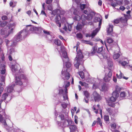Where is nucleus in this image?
<instances>
[{"instance_id":"64","label":"nucleus","mask_w":132,"mask_h":132,"mask_svg":"<svg viewBox=\"0 0 132 132\" xmlns=\"http://www.w3.org/2000/svg\"><path fill=\"white\" fill-rule=\"evenodd\" d=\"M63 97L64 100H66L68 99V95L64 94L63 96Z\"/></svg>"},{"instance_id":"30","label":"nucleus","mask_w":132,"mask_h":132,"mask_svg":"<svg viewBox=\"0 0 132 132\" xmlns=\"http://www.w3.org/2000/svg\"><path fill=\"white\" fill-rule=\"evenodd\" d=\"M119 93L116 91H114L112 94V96L117 99L119 96Z\"/></svg>"},{"instance_id":"61","label":"nucleus","mask_w":132,"mask_h":132,"mask_svg":"<svg viewBox=\"0 0 132 132\" xmlns=\"http://www.w3.org/2000/svg\"><path fill=\"white\" fill-rule=\"evenodd\" d=\"M5 33V31L4 30V29H2L1 30V35H4Z\"/></svg>"},{"instance_id":"33","label":"nucleus","mask_w":132,"mask_h":132,"mask_svg":"<svg viewBox=\"0 0 132 132\" xmlns=\"http://www.w3.org/2000/svg\"><path fill=\"white\" fill-rule=\"evenodd\" d=\"M54 43L58 46H60L61 45V41L59 39H55Z\"/></svg>"},{"instance_id":"25","label":"nucleus","mask_w":132,"mask_h":132,"mask_svg":"<svg viewBox=\"0 0 132 132\" xmlns=\"http://www.w3.org/2000/svg\"><path fill=\"white\" fill-rule=\"evenodd\" d=\"M69 128L70 129L71 132L74 131L77 128L76 126L74 125H71L70 126Z\"/></svg>"},{"instance_id":"57","label":"nucleus","mask_w":132,"mask_h":132,"mask_svg":"<svg viewBox=\"0 0 132 132\" xmlns=\"http://www.w3.org/2000/svg\"><path fill=\"white\" fill-rule=\"evenodd\" d=\"M108 104L109 106L112 107H114L115 106V104L113 103H111L110 102H109L108 103Z\"/></svg>"},{"instance_id":"8","label":"nucleus","mask_w":132,"mask_h":132,"mask_svg":"<svg viewBox=\"0 0 132 132\" xmlns=\"http://www.w3.org/2000/svg\"><path fill=\"white\" fill-rule=\"evenodd\" d=\"M37 29V27H31V25H28L26 26V30L28 31L29 33H32L34 30H36Z\"/></svg>"},{"instance_id":"38","label":"nucleus","mask_w":132,"mask_h":132,"mask_svg":"<svg viewBox=\"0 0 132 132\" xmlns=\"http://www.w3.org/2000/svg\"><path fill=\"white\" fill-rule=\"evenodd\" d=\"M79 74L82 79L85 78L84 73L83 71H81L79 72Z\"/></svg>"},{"instance_id":"5","label":"nucleus","mask_w":132,"mask_h":132,"mask_svg":"<svg viewBox=\"0 0 132 132\" xmlns=\"http://www.w3.org/2000/svg\"><path fill=\"white\" fill-rule=\"evenodd\" d=\"M6 62L5 61V63L0 62V71L2 74L4 75L5 73L6 72V70L5 69Z\"/></svg>"},{"instance_id":"20","label":"nucleus","mask_w":132,"mask_h":132,"mask_svg":"<svg viewBox=\"0 0 132 132\" xmlns=\"http://www.w3.org/2000/svg\"><path fill=\"white\" fill-rule=\"evenodd\" d=\"M79 59H76V60L77 61V63L75 64V66L76 68L78 69L79 66L80 65V63L82 62L80 60H79Z\"/></svg>"},{"instance_id":"48","label":"nucleus","mask_w":132,"mask_h":132,"mask_svg":"<svg viewBox=\"0 0 132 132\" xmlns=\"http://www.w3.org/2000/svg\"><path fill=\"white\" fill-rule=\"evenodd\" d=\"M114 23L116 24H118L120 22V20L119 19H115L114 20Z\"/></svg>"},{"instance_id":"2","label":"nucleus","mask_w":132,"mask_h":132,"mask_svg":"<svg viewBox=\"0 0 132 132\" xmlns=\"http://www.w3.org/2000/svg\"><path fill=\"white\" fill-rule=\"evenodd\" d=\"M8 117V116L6 114L4 110H2L0 113V121L2 123H3L4 125H6L7 123L5 119Z\"/></svg>"},{"instance_id":"19","label":"nucleus","mask_w":132,"mask_h":132,"mask_svg":"<svg viewBox=\"0 0 132 132\" xmlns=\"http://www.w3.org/2000/svg\"><path fill=\"white\" fill-rule=\"evenodd\" d=\"M21 37H23V38L27 36V33L25 30H23L21 31L19 33Z\"/></svg>"},{"instance_id":"31","label":"nucleus","mask_w":132,"mask_h":132,"mask_svg":"<svg viewBox=\"0 0 132 132\" xmlns=\"http://www.w3.org/2000/svg\"><path fill=\"white\" fill-rule=\"evenodd\" d=\"M62 55L64 58L67 59L68 61H69V58L68 57L67 53L66 52H63L62 54Z\"/></svg>"},{"instance_id":"17","label":"nucleus","mask_w":132,"mask_h":132,"mask_svg":"<svg viewBox=\"0 0 132 132\" xmlns=\"http://www.w3.org/2000/svg\"><path fill=\"white\" fill-rule=\"evenodd\" d=\"M99 30L97 28H96L95 30L93 31L91 34V36L92 38H93L96 35Z\"/></svg>"},{"instance_id":"44","label":"nucleus","mask_w":132,"mask_h":132,"mask_svg":"<svg viewBox=\"0 0 132 132\" xmlns=\"http://www.w3.org/2000/svg\"><path fill=\"white\" fill-rule=\"evenodd\" d=\"M65 62H66V66L67 68H69L71 67V64L69 61H68L67 60V61Z\"/></svg>"},{"instance_id":"22","label":"nucleus","mask_w":132,"mask_h":132,"mask_svg":"<svg viewBox=\"0 0 132 132\" xmlns=\"http://www.w3.org/2000/svg\"><path fill=\"white\" fill-rule=\"evenodd\" d=\"M15 38L16 42L20 41L22 39V37L19 33L15 36Z\"/></svg>"},{"instance_id":"59","label":"nucleus","mask_w":132,"mask_h":132,"mask_svg":"<svg viewBox=\"0 0 132 132\" xmlns=\"http://www.w3.org/2000/svg\"><path fill=\"white\" fill-rule=\"evenodd\" d=\"M70 85V82L69 81L65 85V88H67Z\"/></svg>"},{"instance_id":"35","label":"nucleus","mask_w":132,"mask_h":132,"mask_svg":"<svg viewBox=\"0 0 132 132\" xmlns=\"http://www.w3.org/2000/svg\"><path fill=\"white\" fill-rule=\"evenodd\" d=\"M104 121L106 122H108L109 121V117L108 115H104Z\"/></svg>"},{"instance_id":"34","label":"nucleus","mask_w":132,"mask_h":132,"mask_svg":"<svg viewBox=\"0 0 132 132\" xmlns=\"http://www.w3.org/2000/svg\"><path fill=\"white\" fill-rule=\"evenodd\" d=\"M120 56V54L118 53H116L113 55V58L115 60L118 59Z\"/></svg>"},{"instance_id":"43","label":"nucleus","mask_w":132,"mask_h":132,"mask_svg":"<svg viewBox=\"0 0 132 132\" xmlns=\"http://www.w3.org/2000/svg\"><path fill=\"white\" fill-rule=\"evenodd\" d=\"M108 66L109 67H112L113 65V62L111 61H108Z\"/></svg>"},{"instance_id":"50","label":"nucleus","mask_w":132,"mask_h":132,"mask_svg":"<svg viewBox=\"0 0 132 132\" xmlns=\"http://www.w3.org/2000/svg\"><path fill=\"white\" fill-rule=\"evenodd\" d=\"M101 19L100 18L97 17H95L94 19V21L95 22H97Z\"/></svg>"},{"instance_id":"32","label":"nucleus","mask_w":132,"mask_h":132,"mask_svg":"<svg viewBox=\"0 0 132 132\" xmlns=\"http://www.w3.org/2000/svg\"><path fill=\"white\" fill-rule=\"evenodd\" d=\"M96 121L97 125H99L101 127L102 126L101 120L100 118L98 117L97 118V121Z\"/></svg>"},{"instance_id":"27","label":"nucleus","mask_w":132,"mask_h":132,"mask_svg":"<svg viewBox=\"0 0 132 132\" xmlns=\"http://www.w3.org/2000/svg\"><path fill=\"white\" fill-rule=\"evenodd\" d=\"M127 93L126 92L123 91L121 92L120 93V96L121 97H125L127 96Z\"/></svg>"},{"instance_id":"18","label":"nucleus","mask_w":132,"mask_h":132,"mask_svg":"<svg viewBox=\"0 0 132 132\" xmlns=\"http://www.w3.org/2000/svg\"><path fill=\"white\" fill-rule=\"evenodd\" d=\"M119 19L120 22L121 23H125L127 22V19L125 17H121Z\"/></svg>"},{"instance_id":"14","label":"nucleus","mask_w":132,"mask_h":132,"mask_svg":"<svg viewBox=\"0 0 132 132\" xmlns=\"http://www.w3.org/2000/svg\"><path fill=\"white\" fill-rule=\"evenodd\" d=\"M84 95L87 98L86 99L85 98L84 99V100H85V102L86 103H88V98L89 97V94L87 91H85L84 92Z\"/></svg>"},{"instance_id":"55","label":"nucleus","mask_w":132,"mask_h":132,"mask_svg":"<svg viewBox=\"0 0 132 132\" xmlns=\"http://www.w3.org/2000/svg\"><path fill=\"white\" fill-rule=\"evenodd\" d=\"M116 124L115 123H113L111 125V127L112 129H115L116 128Z\"/></svg>"},{"instance_id":"53","label":"nucleus","mask_w":132,"mask_h":132,"mask_svg":"<svg viewBox=\"0 0 132 132\" xmlns=\"http://www.w3.org/2000/svg\"><path fill=\"white\" fill-rule=\"evenodd\" d=\"M116 2L117 4V5H120L122 4V1H116Z\"/></svg>"},{"instance_id":"39","label":"nucleus","mask_w":132,"mask_h":132,"mask_svg":"<svg viewBox=\"0 0 132 132\" xmlns=\"http://www.w3.org/2000/svg\"><path fill=\"white\" fill-rule=\"evenodd\" d=\"M59 10L58 9H56L52 11L51 14L54 15H55L58 12Z\"/></svg>"},{"instance_id":"9","label":"nucleus","mask_w":132,"mask_h":132,"mask_svg":"<svg viewBox=\"0 0 132 132\" xmlns=\"http://www.w3.org/2000/svg\"><path fill=\"white\" fill-rule=\"evenodd\" d=\"M77 53L78 57L77 56L76 58V59H79V60L81 61L82 62V63H83L84 61L82 59L83 57V56L81 51L80 50H78L77 51Z\"/></svg>"},{"instance_id":"1","label":"nucleus","mask_w":132,"mask_h":132,"mask_svg":"<svg viewBox=\"0 0 132 132\" xmlns=\"http://www.w3.org/2000/svg\"><path fill=\"white\" fill-rule=\"evenodd\" d=\"M15 83L16 85L20 86L23 85V83L22 81V79L26 80L27 77L25 75L23 74H20L18 76H16L15 77Z\"/></svg>"},{"instance_id":"45","label":"nucleus","mask_w":132,"mask_h":132,"mask_svg":"<svg viewBox=\"0 0 132 132\" xmlns=\"http://www.w3.org/2000/svg\"><path fill=\"white\" fill-rule=\"evenodd\" d=\"M120 74L119 75H118V74H117L116 76L119 79H121L122 77H123L122 76V73L121 72V71H120Z\"/></svg>"},{"instance_id":"58","label":"nucleus","mask_w":132,"mask_h":132,"mask_svg":"<svg viewBox=\"0 0 132 132\" xmlns=\"http://www.w3.org/2000/svg\"><path fill=\"white\" fill-rule=\"evenodd\" d=\"M111 5L113 7H115L117 5L116 2L115 3L114 2H112L111 3Z\"/></svg>"},{"instance_id":"52","label":"nucleus","mask_w":132,"mask_h":132,"mask_svg":"<svg viewBox=\"0 0 132 132\" xmlns=\"http://www.w3.org/2000/svg\"><path fill=\"white\" fill-rule=\"evenodd\" d=\"M6 24V22H3L1 23L0 26L1 27H4L5 26Z\"/></svg>"},{"instance_id":"11","label":"nucleus","mask_w":132,"mask_h":132,"mask_svg":"<svg viewBox=\"0 0 132 132\" xmlns=\"http://www.w3.org/2000/svg\"><path fill=\"white\" fill-rule=\"evenodd\" d=\"M63 76H64L65 75L64 77V80L65 79L68 80L70 77V75L68 72L67 71H63V70L61 72Z\"/></svg>"},{"instance_id":"51","label":"nucleus","mask_w":132,"mask_h":132,"mask_svg":"<svg viewBox=\"0 0 132 132\" xmlns=\"http://www.w3.org/2000/svg\"><path fill=\"white\" fill-rule=\"evenodd\" d=\"M5 81V77L3 76H2L1 77V81L4 83V84H5L4 81Z\"/></svg>"},{"instance_id":"42","label":"nucleus","mask_w":132,"mask_h":132,"mask_svg":"<svg viewBox=\"0 0 132 132\" xmlns=\"http://www.w3.org/2000/svg\"><path fill=\"white\" fill-rule=\"evenodd\" d=\"M76 36L77 38L80 39H81L83 38L82 35L80 33L77 34L76 35Z\"/></svg>"},{"instance_id":"10","label":"nucleus","mask_w":132,"mask_h":132,"mask_svg":"<svg viewBox=\"0 0 132 132\" xmlns=\"http://www.w3.org/2000/svg\"><path fill=\"white\" fill-rule=\"evenodd\" d=\"M21 69L19 65L17 64L12 65V71L16 72Z\"/></svg>"},{"instance_id":"23","label":"nucleus","mask_w":132,"mask_h":132,"mask_svg":"<svg viewBox=\"0 0 132 132\" xmlns=\"http://www.w3.org/2000/svg\"><path fill=\"white\" fill-rule=\"evenodd\" d=\"M82 42L86 44H88L91 46H93V43L89 40H82Z\"/></svg>"},{"instance_id":"7","label":"nucleus","mask_w":132,"mask_h":132,"mask_svg":"<svg viewBox=\"0 0 132 132\" xmlns=\"http://www.w3.org/2000/svg\"><path fill=\"white\" fill-rule=\"evenodd\" d=\"M0 62L4 63H5L4 54L3 50H1V46H0Z\"/></svg>"},{"instance_id":"49","label":"nucleus","mask_w":132,"mask_h":132,"mask_svg":"<svg viewBox=\"0 0 132 132\" xmlns=\"http://www.w3.org/2000/svg\"><path fill=\"white\" fill-rule=\"evenodd\" d=\"M47 9L50 11H52L53 10V7L52 5H50L47 6Z\"/></svg>"},{"instance_id":"6","label":"nucleus","mask_w":132,"mask_h":132,"mask_svg":"<svg viewBox=\"0 0 132 132\" xmlns=\"http://www.w3.org/2000/svg\"><path fill=\"white\" fill-rule=\"evenodd\" d=\"M93 95L95 102H98L101 100V96L95 91L93 93Z\"/></svg>"},{"instance_id":"40","label":"nucleus","mask_w":132,"mask_h":132,"mask_svg":"<svg viewBox=\"0 0 132 132\" xmlns=\"http://www.w3.org/2000/svg\"><path fill=\"white\" fill-rule=\"evenodd\" d=\"M113 40L110 38H108L107 39V42L108 43L110 44L112 43L113 42Z\"/></svg>"},{"instance_id":"47","label":"nucleus","mask_w":132,"mask_h":132,"mask_svg":"<svg viewBox=\"0 0 132 132\" xmlns=\"http://www.w3.org/2000/svg\"><path fill=\"white\" fill-rule=\"evenodd\" d=\"M86 5V4H80V8L81 10H83L85 8Z\"/></svg>"},{"instance_id":"29","label":"nucleus","mask_w":132,"mask_h":132,"mask_svg":"<svg viewBox=\"0 0 132 132\" xmlns=\"http://www.w3.org/2000/svg\"><path fill=\"white\" fill-rule=\"evenodd\" d=\"M82 28V25L80 23H78L76 27V29L77 30H79L81 29Z\"/></svg>"},{"instance_id":"28","label":"nucleus","mask_w":132,"mask_h":132,"mask_svg":"<svg viewBox=\"0 0 132 132\" xmlns=\"http://www.w3.org/2000/svg\"><path fill=\"white\" fill-rule=\"evenodd\" d=\"M108 89V87L105 84H103L102 85V91H106Z\"/></svg>"},{"instance_id":"60","label":"nucleus","mask_w":132,"mask_h":132,"mask_svg":"<svg viewBox=\"0 0 132 132\" xmlns=\"http://www.w3.org/2000/svg\"><path fill=\"white\" fill-rule=\"evenodd\" d=\"M61 106H62V107L64 109H65V108H66L67 106L66 104L65 103L62 104H61Z\"/></svg>"},{"instance_id":"21","label":"nucleus","mask_w":132,"mask_h":132,"mask_svg":"<svg viewBox=\"0 0 132 132\" xmlns=\"http://www.w3.org/2000/svg\"><path fill=\"white\" fill-rule=\"evenodd\" d=\"M73 14L76 15L73 17V19L74 20L79 21L81 19V17L80 16H79L78 15H77L75 13V11L73 12Z\"/></svg>"},{"instance_id":"3","label":"nucleus","mask_w":132,"mask_h":132,"mask_svg":"<svg viewBox=\"0 0 132 132\" xmlns=\"http://www.w3.org/2000/svg\"><path fill=\"white\" fill-rule=\"evenodd\" d=\"M103 50L102 46L98 48L97 46H95L92 47L90 54L92 55H96L97 53L101 54Z\"/></svg>"},{"instance_id":"36","label":"nucleus","mask_w":132,"mask_h":132,"mask_svg":"<svg viewBox=\"0 0 132 132\" xmlns=\"http://www.w3.org/2000/svg\"><path fill=\"white\" fill-rule=\"evenodd\" d=\"M119 63L123 66H125L128 64L127 62L125 61H119Z\"/></svg>"},{"instance_id":"37","label":"nucleus","mask_w":132,"mask_h":132,"mask_svg":"<svg viewBox=\"0 0 132 132\" xmlns=\"http://www.w3.org/2000/svg\"><path fill=\"white\" fill-rule=\"evenodd\" d=\"M8 96V95L7 93H5L2 95V98L4 100H5L6 98Z\"/></svg>"},{"instance_id":"24","label":"nucleus","mask_w":132,"mask_h":132,"mask_svg":"<svg viewBox=\"0 0 132 132\" xmlns=\"http://www.w3.org/2000/svg\"><path fill=\"white\" fill-rule=\"evenodd\" d=\"M113 25H109V28L107 30V32L109 34H111L113 31Z\"/></svg>"},{"instance_id":"41","label":"nucleus","mask_w":132,"mask_h":132,"mask_svg":"<svg viewBox=\"0 0 132 132\" xmlns=\"http://www.w3.org/2000/svg\"><path fill=\"white\" fill-rule=\"evenodd\" d=\"M115 88L116 90L115 91L118 93L120 92L121 89V88L118 86H116Z\"/></svg>"},{"instance_id":"12","label":"nucleus","mask_w":132,"mask_h":132,"mask_svg":"<svg viewBox=\"0 0 132 132\" xmlns=\"http://www.w3.org/2000/svg\"><path fill=\"white\" fill-rule=\"evenodd\" d=\"M72 26L71 24L68 23L67 24V26L65 25H64L63 29L66 31H67L68 30L69 31H70L72 30Z\"/></svg>"},{"instance_id":"16","label":"nucleus","mask_w":132,"mask_h":132,"mask_svg":"<svg viewBox=\"0 0 132 132\" xmlns=\"http://www.w3.org/2000/svg\"><path fill=\"white\" fill-rule=\"evenodd\" d=\"M106 111L109 113L110 115L114 116V115L115 113L113 111V110L111 108H107L106 109Z\"/></svg>"},{"instance_id":"26","label":"nucleus","mask_w":132,"mask_h":132,"mask_svg":"<svg viewBox=\"0 0 132 132\" xmlns=\"http://www.w3.org/2000/svg\"><path fill=\"white\" fill-rule=\"evenodd\" d=\"M81 18L82 21H85L86 20H88V16H86L85 14H83L82 15Z\"/></svg>"},{"instance_id":"4","label":"nucleus","mask_w":132,"mask_h":132,"mask_svg":"<svg viewBox=\"0 0 132 132\" xmlns=\"http://www.w3.org/2000/svg\"><path fill=\"white\" fill-rule=\"evenodd\" d=\"M112 76V73L111 70H110L108 75L105 74V76L103 78L105 82H108L111 79Z\"/></svg>"},{"instance_id":"56","label":"nucleus","mask_w":132,"mask_h":132,"mask_svg":"<svg viewBox=\"0 0 132 132\" xmlns=\"http://www.w3.org/2000/svg\"><path fill=\"white\" fill-rule=\"evenodd\" d=\"M52 2V0H47L46 1V4H51Z\"/></svg>"},{"instance_id":"13","label":"nucleus","mask_w":132,"mask_h":132,"mask_svg":"<svg viewBox=\"0 0 132 132\" xmlns=\"http://www.w3.org/2000/svg\"><path fill=\"white\" fill-rule=\"evenodd\" d=\"M95 15V13L92 10L87 15L88 17V20H92L94 16Z\"/></svg>"},{"instance_id":"46","label":"nucleus","mask_w":132,"mask_h":132,"mask_svg":"<svg viewBox=\"0 0 132 132\" xmlns=\"http://www.w3.org/2000/svg\"><path fill=\"white\" fill-rule=\"evenodd\" d=\"M116 98L112 96L110 98L109 100L112 102H114L116 101Z\"/></svg>"},{"instance_id":"63","label":"nucleus","mask_w":132,"mask_h":132,"mask_svg":"<svg viewBox=\"0 0 132 132\" xmlns=\"http://www.w3.org/2000/svg\"><path fill=\"white\" fill-rule=\"evenodd\" d=\"M64 92V90L62 89H59V94H62Z\"/></svg>"},{"instance_id":"62","label":"nucleus","mask_w":132,"mask_h":132,"mask_svg":"<svg viewBox=\"0 0 132 132\" xmlns=\"http://www.w3.org/2000/svg\"><path fill=\"white\" fill-rule=\"evenodd\" d=\"M2 19L3 20H6L7 19V17L6 16H3L2 17Z\"/></svg>"},{"instance_id":"15","label":"nucleus","mask_w":132,"mask_h":132,"mask_svg":"<svg viewBox=\"0 0 132 132\" xmlns=\"http://www.w3.org/2000/svg\"><path fill=\"white\" fill-rule=\"evenodd\" d=\"M15 85L14 84L12 85L11 86H8L7 88V91L8 93H11L13 90V88Z\"/></svg>"},{"instance_id":"54","label":"nucleus","mask_w":132,"mask_h":132,"mask_svg":"<svg viewBox=\"0 0 132 132\" xmlns=\"http://www.w3.org/2000/svg\"><path fill=\"white\" fill-rule=\"evenodd\" d=\"M66 121L68 122V126H70L72 123V121L71 120H66Z\"/></svg>"}]
</instances>
